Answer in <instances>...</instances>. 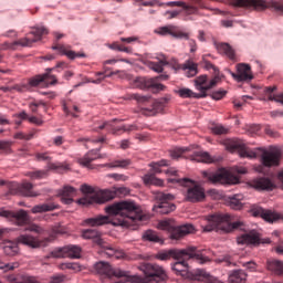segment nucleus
Listing matches in <instances>:
<instances>
[{
    "instance_id": "obj_55",
    "label": "nucleus",
    "mask_w": 283,
    "mask_h": 283,
    "mask_svg": "<svg viewBox=\"0 0 283 283\" xmlns=\"http://www.w3.org/2000/svg\"><path fill=\"white\" fill-rule=\"evenodd\" d=\"M108 178H113V180H116L117 182H127V180H129V177H127L126 175L123 174H109Z\"/></svg>"
},
{
    "instance_id": "obj_28",
    "label": "nucleus",
    "mask_w": 283,
    "mask_h": 283,
    "mask_svg": "<svg viewBox=\"0 0 283 283\" xmlns=\"http://www.w3.org/2000/svg\"><path fill=\"white\" fill-rule=\"evenodd\" d=\"M191 160H195V163H206L208 165H211V163H216L217 159L214 157H211V155L207 151H196L193 155H191Z\"/></svg>"
},
{
    "instance_id": "obj_26",
    "label": "nucleus",
    "mask_w": 283,
    "mask_h": 283,
    "mask_svg": "<svg viewBox=\"0 0 283 283\" xmlns=\"http://www.w3.org/2000/svg\"><path fill=\"white\" fill-rule=\"evenodd\" d=\"M176 260H181V261H177L172 264L171 269L172 271H175L177 273V275H182V273H187V269H189V264H187V260H196V262H199L198 259H196V256L193 258H179Z\"/></svg>"
},
{
    "instance_id": "obj_53",
    "label": "nucleus",
    "mask_w": 283,
    "mask_h": 283,
    "mask_svg": "<svg viewBox=\"0 0 283 283\" xmlns=\"http://www.w3.org/2000/svg\"><path fill=\"white\" fill-rule=\"evenodd\" d=\"M46 174L48 172L44 170H36L28 172L27 176H29V178L32 180H41V178H45Z\"/></svg>"
},
{
    "instance_id": "obj_57",
    "label": "nucleus",
    "mask_w": 283,
    "mask_h": 283,
    "mask_svg": "<svg viewBox=\"0 0 283 283\" xmlns=\"http://www.w3.org/2000/svg\"><path fill=\"white\" fill-rule=\"evenodd\" d=\"M15 117V125L20 126L23 120H28V113L25 111H22L21 113H18L14 115Z\"/></svg>"
},
{
    "instance_id": "obj_16",
    "label": "nucleus",
    "mask_w": 283,
    "mask_h": 283,
    "mask_svg": "<svg viewBox=\"0 0 283 283\" xmlns=\"http://www.w3.org/2000/svg\"><path fill=\"white\" fill-rule=\"evenodd\" d=\"M1 218H7V220H12L19 227H23V224H28L30 220L28 217V212L25 210H19L18 212L10 211V210H1L0 211Z\"/></svg>"
},
{
    "instance_id": "obj_61",
    "label": "nucleus",
    "mask_w": 283,
    "mask_h": 283,
    "mask_svg": "<svg viewBox=\"0 0 283 283\" xmlns=\"http://www.w3.org/2000/svg\"><path fill=\"white\" fill-rule=\"evenodd\" d=\"M277 90V87H271V86H269V87H265V94H268V99L269 101H276V98H277V95L275 96V95H273V93L275 92Z\"/></svg>"
},
{
    "instance_id": "obj_8",
    "label": "nucleus",
    "mask_w": 283,
    "mask_h": 283,
    "mask_svg": "<svg viewBox=\"0 0 283 283\" xmlns=\"http://www.w3.org/2000/svg\"><path fill=\"white\" fill-rule=\"evenodd\" d=\"M139 271L145 274L142 283H165L167 280L165 269L158 264L143 263L139 265Z\"/></svg>"
},
{
    "instance_id": "obj_24",
    "label": "nucleus",
    "mask_w": 283,
    "mask_h": 283,
    "mask_svg": "<svg viewBox=\"0 0 283 283\" xmlns=\"http://www.w3.org/2000/svg\"><path fill=\"white\" fill-rule=\"evenodd\" d=\"M102 233L96 229H86L82 231V238L84 240H93L94 244H97V247H101L103 244V238Z\"/></svg>"
},
{
    "instance_id": "obj_32",
    "label": "nucleus",
    "mask_w": 283,
    "mask_h": 283,
    "mask_svg": "<svg viewBox=\"0 0 283 283\" xmlns=\"http://www.w3.org/2000/svg\"><path fill=\"white\" fill-rule=\"evenodd\" d=\"M84 222L85 224H88V227H101L103 224H107V222H109V218L107 216H98L95 218H88Z\"/></svg>"
},
{
    "instance_id": "obj_5",
    "label": "nucleus",
    "mask_w": 283,
    "mask_h": 283,
    "mask_svg": "<svg viewBox=\"0 0 283 283\" xmlns=\"http://www.w3.org/2000/svg\"><path fill=\"white\" fill-rule=\"evenodd\" d=\"M179 260V258H196V260L199 262V264H207V262H210L209 256H205V254L200 253L196 247H188L184 250H166L161 251L157 254V259L165 261V260Z\"/></svg>"
},
{
    "instance_id": "obj_51",
    "label": "nucleus",
    "mask_w": 283,
    "mask_h": 283,
    "mask_svg": "<svg viewBox=\"0 0 283 283\" xmlns=\"http://www.w3.org/2000/svg\"><path fill=\"white\" fill-rule=\"evenodd\" d=\"M128 98L130 101H136L137 103H147L151 97L147 95H140L138 93H132V94H128Z\"/></svg>"
},
{
    "instance_id": "obj_58",
    "label": "nucleus",
    "mask_w": 283,
    "mask_h": 283,
    "mask_svg": "<svg viewBox=\"0 0 283 283\" xmlns=\"http://www.w3.org/2000/svg\"><path fill=\"white\" fill-rule=\"evenodd\" d=\"M211 129H212V133L216 134L217 136H222V134H229V129H227L222 125L213 126Z\"/></svg>"
},
{
    "instance_id": "obj_56",
    "label": "nucleus",
    "mask_w": 283,
    "mask_h": 283,
    "mask_svg": "<svg viewBox=\"0 0 283 283\" xmlns=\"http://www.w3.org/2000/svg\"><path fill=\"white\" fill-rule=\"evenodd\" d=\"M27 231H32L33 233H45V229L41 228V226L36 224V223H31L27 227Z\"/></svg>"
},
{
    "instance_id": "obj_43",
    "label": "nucleus",
    "mask_w": 283,
    "mask_h": 283,
    "mask_svg": "<svg viewBox=\"0 0 283 283\" xmlns=\"http://www.w3.org/2000/svg\"><path fill=\"white\" fill-rule=\"evenodd\" d=\"M242 200H244V196L242 195H234L233 197H230V208L234 209V211H240V209H242Z\"/></svg>"
},
{
    "instance_id": "obj_36",
    "label": "nucleus",
    "mask_w": 283,
    "mask_h": 283,
    "mask_svg": "<svg viewBox=\"0 0 283 283\" xmlns=\"http://www.w3.org/2000/svg\"><path fill=\"white\" fill-rule=\"evenodd\" d=\"M230 283H244L247 282V273L242 270H237L229 275Z\"/></svg>"
},
{
    "instance_id": "obj_10",
    "label": "nucleus",
    "mask_w": 283,
    "mask_h": 283,
    "mask_svg": "<svg viewBox=\"0 0 283 283\" xmlns=\"http://www.w3.org/2000/svg\"><path fill=\"white\" fill-rule=\"evenodd\" d=\"M83 250L78 245H65L63 248H56L50 252L46 258H71L72 260H78Z\"/></svg>"
},
{
    "instance_id": "obj_20",
    "label": "nucleus",
    "mask_w": 283,
    "mask_h": 283,
    "mask_svg": "<svg viewBox=\"0 0 283 283\" xmlns=\"http://www.w3.org/2000/svg\"><path fill=\"white\" fill-rule=\"evenodd\" d=\"M99 151L101 148L90 150L82 158L77 159L78 165H81L82 167H86V169H94V165H92L94 160H98V158H107L106 154L101 155Z\"/></svg>"
},
{
    "instance_id": "obj_19",
    "label": "nucleus",
    "mask_w": 283,
    "mask_h": 283,
    "mask_svg": "<svg viewBox=\"0 0 283 283\" xmlns=\"http://www.w3.org/2000/svg\"><path fill=\"white\" fill-rule=\"evenodd\" d=\"M232 78L238 83H242L244 81H253V73H251V65L240 63L237 65V73L230 72Z\"/></svg>"
},
{
    "instance_id": "obj_13",
    "label": "nucleus",
    "mask_w": 283,
    "mask_h": 283,
    "mask_svg": "<svg viewBox=\"0 0 283 283\" xmlns=\"http://www.w3.org/2000/svg\"><path fill=\"white\" fill-rule=\"evenodd\" d=\"M158 78H165V76L148 78V77H137L134 81V87L138 90H153V92H164L165 85L158 83Z\"/></svg>"
},
{
    "instance_id": "obj_59",
    "label": "nucleus",
    "mask_w": 283,
    "mask_h": 283,
    "mask_svg": "<svg viewBox=\"0 0 283 283\" xmlns=\"http://www.w3.org/2000/svg\"><path fill=\"white\" fill-rule=\"evenodd\" d=\"M14 138L18 140H32V138H34V134L30 133V134H24V133H17L14 135Z\"/></svg>"
},
{
    "instance_id": "obj_38",
    "label": "nucleus",
    "mask_w": 283,
    "mask_h": 283,
    "mask_svg": "<svg viewBox=\"0 0 283 283\" xmlns=\"http://www.w3.org/2000/svg\"><path fill=\"white\" fill-rule=\"evenodd\" d=\"M178 94L181 98H207V94L193 93L189 88H181Z\"/></svg>"
},
{
    "instance_id": "obj_4",
    "label": "nucleus",
    "mask_w": 283,
    "mask_h": 283,
    "mask_svg": "<svg viewBox=\"0 0 283 283\" xmlns=\"http://www.w3.org/2000/svg\"><path fill=\"white\" fill-rule=\"evenodd\" d=\"M241 158H253L261 157V165L254 167L258 174H266V167H277L280 165V158H282V151L280 148H270L269 150H262V148L251 149L242 146L240 150Z\"/></svg>"
},
{
    "instance_id": "obj_63",
    "label": "nucleus",
    "mask_w": 283,
    "mask_h": 283,
    "mask_svg": "<svg viewBox=\"0 0 283 283\" xmlns=\"http://www.w3.org/2000/svg\"><path fill=\"white\" fill-rule=\"evenodd\" d=\"M270 6L273 8V10L283 14V2L272 1Z\"/></svg>"
},
{
    "instance_id": "obj_6",
    "label": "nucleus",
    "mask_w": 283,
    "mask_h": 283,
    "mask_svg": "<svg viewBox=\"0 0 283 283\" xmlns=\"http://www.w3.org/2000/svg\"><path fill=\"white\" fill-rule=\"evenodd\" d=\"M48 34V30L44 27L35 28L33 31L14 42H4L1 50H18V48H32L33 43L41 41L42 36Z\"/></svg>"
},
{
    "instance_id": "obj_54",
    "label": "nucleus",
    "mask_w": 283,
    "mask_h": 283,
    "mask_svg": "<svg viewBox=\"0 0 283 283\" xmlns=\"http://www.w3.org/2000/svg\"><path fill=\"white\" fill-rule=\"evenodd\" d=\"M111 50H117L118 52H125L126 54H132V48L120 45V44H117V43H113L111 45Z\"/></svg>"
},
{
    "instance_id": "obj_47",
    "label": "nucleus",
    "mask_w": 283,
    "mask_h": 283,
    "mask_svg": "<svg viewBox=\"0 0 283 283\" xmlns=\"http://www.w3.org/2000/svg\"><path fill=\"white\" fill-rule=\"evenodd\" d=\"M150 167L154 176H156V174H163V169H160V167H169V160L161 159L158 163L150 164Z\"/></svg>"
},
{
    "instance_id": "obj_42",
    "label": "nucleus",
    "mask_w": 283,
    "mask_h": 283,
    "mask_svg": "<svg viewBox=\"0 0 283 283\" xmlns=\"http://www.w3.org/2000/svg\"><path fill=\"white\" fill-rule=\"evenodd\" d=\"M174 27H163L159 29V34H171L172 36H176V39H189V33L178 32L174 33L171 30Z\"/></svg>"
},
{
    "instance_id": "obj_30",
    "label": "nucleus",
    "mask_w": 283,
    "mask_h": 283,
    "mask_svg": "<svg viewBox=\"0 0 283 283\" xmlns=\"http://www.w3.org/2000/svg\"><path fill=\"white\" fill-rule=\"evenodd\" d=\"M216 48L219 52V54H224L226 56H229L230 59H235V51L233 48L229 45V43H217Z\"/></svg>"
},
{
    "instance_id": "obj_7",
    "label": "nucleus",
    "mask_w": 283,
    "mask_h": 283,
    "mask_svg": "<svg viewBox=\"0 0 283 283\" xmlns=\"http://www.w3.org/2000/svg\"><path fill=\"white\" fill-rule=\"evenodd\" d=\"M169 182H177L181 187H187L186 200L188 202H202L205 200V189L189 178H171Z\"/></svg>"
},
{
    "instance_id": "obj_45",
    "label": "nucleus",
    "mask_w": 283,
    "mask_h": 283,
    "mask_svg": "<svg viewBox=\"0 0 283 283\" xmlns=\"http://www.w3.org/2000/svg\"><path fill=\"white\" fill-rule=\"evenodd\" d=\"M32 184L31 182H24L21 185L20 190L23 193V196H27L28 198H36V193H34V191H32Z\"/></svg>"
},
{
    "instance_id": "obj_64",
    "label": "nucleus",
    "mask_w": 283,
    "mask_h": 283,
    "mask_svg": "<svg viewBox=\"0 0 283 283\" xmlns=\"http://www.w3.org/2000/svg\"><path fill=\"white\" fill-rule=\"evenodd\" d=\"M63 282H65V275L63 274L54 275L50 281V283H63Z\"/></svg>"
},
{
    "instance_id": "obj_48",
    "label": "nucleus",
    "mask_w": 283,
    "mask_h": 283,
    "mask_svg": "<svg viewBox=\"0 0 283 283\" xmlns=\"http://www.w3.org/2000/svg\"><path fill=\"white\" fill-rule=\"evenodd\" d=\"M199 280H206L208 283H222V281L216 279L214 276H211L207 271L205 270H198Z\"/></svg>"
},
{
    "instance_id": "obj_31",
    "label": "nucleus",
    "mask_w": 283,
    "mask_h": 283,
    "mask_svg": "<svg viewBox=\"0 0 283 283\" xmlns=\"http://www.w3.org/2000/svg\"><path fill=\"white\" fill-rule=\"evenodd\" d=\"M55 209H59V206L54 203H42L34 206L31 209V213H46L48 211H54Z\"/></svg>"
},
{
    "instance_id": "obj_62",
    "label": "nucleus",
    "mask_w": 283,
    "mask_h": 283,
    "mask_svg": "<svg viewBox=\"0 0 283 283\" xmlns=\"http://www.w3.org/2000/svg\"><path fill=\"white\" fill-rule=\"evenodd\" d=\"M218 81H220V76L216 75L207 85H206V92H209V90H213L218 85Z\"/></svg>"
},
{
    "instance_id": "obj_40",
    "label": "nucleus",
    "mask_w": 283,
    "mask_h": 283,
    "mask_svg": "<svg viewBox=\"0 0 283 283\" xmlns=\"http://www.w3.org/2000/svg\"><path fill=\"white\" fill-rule=\"evenodd\" d=\"M226 148L228 149V151H231L233 154V151H240L242 150V142H240L239 139H227L224 142Z\"/></svg>"
},
{
    "instance_id": "obj_34",
    "label": "nucleus",
    "mask_w": 283,
    "mask_h": 283,
    "mask_svg": "<svg viewBox=\"0 0 283 283\" xmlns=\"http://www.w3.org/2000/svg\"><path fill=\"white\" fill-rule=\"evenodd\" d=\"M268 270L275 275H283V262L277 260L268 261Z\"/></svg>"
},
{
    "instance_id": "obj_18",
    "label": "nucleus",
    "mask_w": 283,
    "mask_h": 283,
    "mask_svg": "<svg viewBox=\"0 0 283 283\" xmlns=\"http://www.w3.org/2000/svg\"><path fill=\"white\" fill-rule=\"evenodd\" d=\"M235 8H245V10H266L269 4L264 0H232Z\"/></svg>"
},
{
    "instance_id": "obj_35",
    "label": "nucleus",
    "mask_w": 283,
    "mask_h": 283,
    "mask_svg": "<svg viewBox=\"0 0 283 283\" xmlns=\"http://www.w3.org/2000/svg\"><path fill=\"white\" fill-rule=\"evenodd\" d=\"M207 81L209 77L207 75H200L195 80V86L199 94H207Z\"/></svg>"
},
{
    "instance_id": "obj_3",
    "label": "nucleus",
    "mask_w": 283,
    "mask_h": 283,
    "mask_svg": "<svg viewBox=\"0 0 283 283\" xmlns=\"http://www.w3.org/2000/svg\"><path fill=\"white\" fill-rule=\"evenodd\" d=\"M81 191L84 196L77 200V205L82 207L104 205V202H109L114 198L129 196V188L127 187L113 188L112 190H96L92 186L84 184L81 186Z\"/></svg>"
},
{
    "instance_id": "obj_49",
    "label": "nucleus",
    "mask_w": 283,
    "mask_h": 283,
    "mask_svg": "<svg viewBox=\"0 0 283 283\" xmlns=\"http://www.w3.org/2000/svg\"><path fill=\"white\" fill-rule=\"evenodd\" d=\"M101 249L104 250V253L108 256V258H114V255H116V248H114V245L108 244L105 241H102V244H99Z\"/></svg>"
},
{
    "instance_id": "obj_21",
    "label": "nucleus",
    "mask_w": 283,
    "mask_h": 283,
    "mask_svg": "<svg viewBox=\"0 0 283 283\" xmlns=\"http://www.w3.org/2000/svg\"><path fill=\"white\" fill-rule=\"evenodd\" d=\"M168 8H182L187 14H196L198 8H202L200 0H193L191 4H187L182 1L167 2Z\"/></svg>"
},
{
    "instance_id": "obj_17",
    "label": "nucleus",
    "mask_w": 283,
    "mask_h": 283,
    "mask_svg": "<svg viewBox=\"0 0 283 283\" xmlns=\"http://www.w3.org/2000/svg\"><path fill=\"white\" fill-rule=\"evenodd\" d=\"M54 69H46V73L35 75L29 80V85L31 87H39L41 83L44 85H56V76L50 74Z\"/></svg>"
},
{
    "instance_id": "obj_22",
    "label": "nucleus",
    "mask_w": 283,
    "mask_h": 283,
    "mask_svg": "<svg viewBox=\"0 0 283 283\" xmlns=\"http://www.w3.org/2000/svg\"><path fill=\"white\" fill-rule=\"evenodd\" d=\"M48 242L50 239H44L43 241H39V239L30 235V234H22L18 238V244H25L31 249H39L41 247H48Z\"/></svg>"
},
{
    "instance_id": "obj_39",
    "label": "nucleus",
    "mask_w": 283,
    "mask_h": 283,
    "mask_svg": "<svg viewBox=\"0 0 283 283\" xmlns=\"http://www.w3.org/2000/svg\"><path fill=\"white\" fill-rule=\"evenodd\" d=\"M129 165H132V159H117L113 163L105 164L102 167H109L111 169H114V168L127 169Z\"/></svg>"
},
{
    "instance_id": "obj_60",
    "label": "nucleus",
    "mask_w": 283,
    "mask_h": 283,
    "mask_svg": "<svg viewBox=\"0 0 283 283\" xmlns=\"http://www.w3.org/2000/svg\"><path fill=\"white\" fill-rule=\"evenodd\" d=\"M224 96H227V91L224 90H219L211 94V98H213V101H222Z\"/></svg>"
},
{
    "instance_id": "obj_12",
    "label": "nucleus",
    "mask_w": 283,
    "mask_h": 283,
    "mask_svg": "<svg viewBox=\"0 0 283 283\" xmlns=\"http://www.w3.org/2000/svg\"><path fill=\"white\" fill-rule=\"evenodd\" d=\"M156 200L158 205L155 207L157 213L167 214L176 211V205L171 203L174 195L166 192H157Z\"/></svg>"
},
{
    "instance_id": "obj_11",
    "label": "nucleus",
    "mask_w": 283,
    "mask_h": 283,
    "mask_svg": "<svg viewBox=\"0 0 283 283\" xmlns=\"http://www.w3.org/2000/svg\"><path fill=\"white\" fill-rule=\"evenodd\" d=\"M95 271L104 276V280H114L116 277L117 280L120 277H127V272L118 270V269H112V265L107 262H98L95 264Z\"/></svg>"
},
{
    "instance_id": "obj_52",
    "label": "nucleus",
    "mask_w": 283,
    "mask_h": 283,
    "mask_svg": "<svg viewBox=\"0 0 283 283\" xmlns=\"http://www.w3.org/2000/svg\"><path fill=\"white\" fill-rule=\"evenodd\" d=\"M189 151V148H174L172 150H170V157L176 160L180 157H182V154Z\"/></svg>"
},
{
    "instance_id": "obj_50",
    "label": "nucleus",
    "mask_w": 283,
    "mask_h": 283,
    "mask_svg": "<svg viewBox=\"0 0 283 283\" xmlns=\"http://www.w3.org/2000/svg\"><path fill=\"white\" fill-rule=\"evenodd\" d=\"M144 240H148V242H160V237H158V233L153 230H147L144 235Z\"/></svg>"
},
{
    "instance_id": "obj_44",
    "label": "nucleus",
    "mask_w": 283,
    "mask_h": 283,
    "mask_svg": "<svg viewBox=\"0 0 283 283\" xmlns=\"http://www.w3.org/2000/svg\"><path fill=\"white\" fill-rule=\"evenodd\" d=\"M144 182H145V185H154L155 187H163L165 185V181L156 178V175H154V174L145 175Z\"/></svg>"
},
{
    "instance_id": "obj_46",
    "label": "nucleus",
    "mask_w": 283,
    "mask_h": 283,
    "mask_svg": "<svg viewBox=\"0 0 283 283\" xmlns=\"http://www.w3.org/2000/svg\"><path fill=\"white\" fill-rule=\"evenodd\" d=\"M168 64L169 62H167V60H159L158 62H150L149 69L153 70V72L160 74L164 71L165 65Z\"/></svg>"
},
{
    "instance_id": "obj_15",
    "label": "nucleus",
    "mask_w": 283,
    "mask_h": 283,
    "mask_svg": "<svg viewBox=\"0 0 283 283\" xmlns=\"http://www.w3.org/2000/svg\"><path fill=\"white\" fill-rule=\"evenodd\" d=\"M35 160L38 163H48V169L51 171H70V164L52 163L50 153H35Z\"/></svg>"
},
{
    "instance_id": "obj_9",
    "label": "nucleus",
    "mask_w": 283,
    "mask_h": 283,
    "mask_svg": "<svg viewBox=\"0 0 283 283\" xmlns=\"http://www.w3.org/2000/svg\"><path fill=\"white\" fill-rule=\"evenodd\" d=\"M158 229H161V231H168L171 240H181L185 235H189V233H193V231H196L193 224L186 223L181 226H174L171 220L160 221L158 223Z\"/></svg>"
},
{
    "instance_id": "obj_1",
    "label": "nucleus",
    "mask_w": 283,
    "mask_h": 283,
    "mask_svg": "<svg viewBox=\"0 0 283 283\" xmlns=\"http://www.w3.org/2000/svg\"><path fill=\"white\" fill-rule=\"evenodd\" d=\"M230 214H210L208 216V224L203 231H222L223 233H231L232 231H244L243 234L237 238L238 244H260V233L255 230L249 231L247 224L242 221L231 223Z\"/></svg>"
},
{
    "instance_id": "obj_41",
    "label": "nucleus",
    "mask_w": 283,
    "mask_h": 283,
    "mask_svg": "<svg viewBox=\"0 0 283 283\" xmlns=\"http://www.w3.org/2000/svg\"><path fill=\"white\" fill-rule=\"evenodd\" d=\"M9 282L12 283H39L36 279L28 275H10Z\"/></svg>"
},
{
    "instance_id": "obj_25",
    "label": "nucleus",
    "mask_w": 283,
    "mask_h": 283,
    "mask_svg": "<svg viewBox=\"0 0 283 283\" xmlns=\"http://www.w3.org/2000/svg\"><path fill=\"white\" fill-rule=\"evenodd\" d=\"M52 50H59L60 54H63L64 56H67V59H71V60L85 59V53H76L70 50V46H66L63 44H55L52 46Z\"/></svg>"
},
{
    "instance_id": "obj_37",
    "label": "nucleus",
    "mask_w": 283,
    "mask_h": 283,
    "mask_svg": "<svg viewBox=\"0 0 283 283\" xmlns=\"http://www.w3.org/2000/svg\"><path fill=\"white\" fill-rule=\"evenodd\" d=\"M3 251L9 256H14L17 253H19V243L13 241H7L4 242Z\"/></svg>"
},
{
    "instance_id": "obj_27",
    "label": "nucleus",
    "mask_w": 283,
    "mask_h": 283,
    "mask_svg": "<svg viewBox=\"0 0 283 283\" xmlns=\"http://www.w3.org/2000/svg\"><path fill=\"white\" fill-rule=\"evenodd\" d=\"M61 200L64 205H72V202H74V195L76 193V188L72 187V186H65L62 190H61Z\"/></svg>"
},
{
    "instance_id": "obj_23",
    "label": "nucleus",
    "mask_w": 283,
    "mask_h": 283,
    "mask_svg": "<svg viewBox=\"0 0 283 283\" xmlns=\"http://www.w3.org/2000/svg\"><path fill=\"white\" fill-rule=\"evenodd\" d=\"M250 187L258 191H273V189H275V184L268 177H259L250 181Z\"/></svg>"
},
{
    "instance_id": "obj_2",
    "label": "nucleus",
    "mask_w": 283,
    "mask_h": 283,
    "mask_svg": "<svg viewBox=\"0 0 283 283\" xmlns=\"http://www.w3.org/2000/svg\"><path fill=\"white\" fill-rule=\"evenodd\" d=\"M105 212L116 218L117 221L113 222L115 227H138L140 222L149 220V216L143 212L140 206L129 200L112 203L105 208Z\"/></svg>"
},
{
    "instance_id": "obj_29",
    "label": "nucleus",
    "mask_w": 283,
    "mask_h": 283,
    "mask_svg": "<svg viewBox=\"0 0 283 283\" xmlns=\"http://www.w3.org/2000/svg\"><path fill=\"white\" fill-rule=\"evenodd\" d=\"M181 70L186 72V76H188V78H191L198 74V64L188 60L181 65Z\"/></svg>"
},
{
    "instance_id": "obj_33",
    "label": "nucleus",
    "mask_w": 283,
    "mask_h": 283,
    "mask_svg": "<svg viewBox=\"0 0 283 283\" xmlns=\"http://www.w3.org/2000/svg\"><path fill=\"white\" fill-rule=\"evenodd\" d=\"M163 109H165L163 102L156 101L151 108H144L143 114H145V116H156V114H160Z\"/></svg>"
},
{
    "instance_id": "obj_14",
    "label": "nucleus",
    "mask_w": 283,
    "mask_h": 283,
    "mask_svg": "<svg viewBox=\"0 0 283 283\" xmlns=\"http://www.w3.org/2000/svg\"><path fill=\"white\" fill-rule=\"evenodd\" d=\"M202 177L212 185H231V174L226 169L213 171H202Z\"/></svg>"
}]
</instances>
